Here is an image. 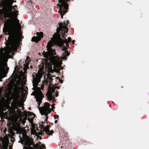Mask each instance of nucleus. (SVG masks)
Instances as JSON below:
<instances>
[{
	"label": "nucleus",
	"mask_w": 149,
	"mask_h": 149,
	"mask_svg": "<svg viewBox=\"0 0 149 149\" xmlns=\"http://www.w3.org/2000/svg\"><path fill=\"white\" fill-rule=\"evenodd\" d=\"M36 36H34L32 38L31 40L32 41L37 42L40 41L41 38L43 37V33L42 32H37L36 33Z\"/></svg>",
	"instance_id": "5"
},
{
	"label": "nucleus",
	"mask_w": 149,
	"mask_h": 149,
	"mask_svg": "<svg viewBox=\"0 0 149 149\" xmlns=\"http://www.w3.org/2000/svg\"><path fill=\"white\" fill-rule=\"evenodd\" d=\"M22 123L24 124L25 123V121L24 120H22Z\"/></svg>",
	"instance_id": "15"
},
{
	"label": "nucleus",
	"mask_w": 149,
	"mask_h": 149,
	"mask_svg": "<svg viewBox=\"0 0 149 149\" xmlns=\"http://www.w3.org/2000/svg\"><path fill=\"white\" fill-rule=\"evenodd\" d=\"M6 100L5 97H1L0 94V108L3 109L6 106Z\"/></svg>",
	"instance_id": "7"
},
{
	"label": "nucleus",
	"mask_w": 149,
	"mask_h": 149,
	"mask_svg": "<svg viewBox=\"0 0 149 149\" xmlns=\"http://www.w3.org/2000/svg\"><path fill=\"white\" fill-rule=\"evenodd\" d=\"M15 7H16V6H14Z\"/></svg>",
	"instance_id": "22"
},
{
	"label": "nucleus",
	"mask_w": 149,
	"mask_h": 149,
	"mask_svg": "<svg viewBox=\"0 0 149 149\" xmlns=\"http://www.w3.org/2000/svg\"><path fill=\"white\" fill-rule=\"evenodd\" d=\"M44 130V132H45V133L49 135H52L53 132V131H51L49 130L48 126L45 127Z\"/></svg>",
	"instance_id": "9"
},
{
	"label": "nucleus",
	"mask_w": 149,
	"mask_h": 149,
	"mask_svg": "<svg viewBox=\"0 0 149 149\" xmlns=\"http://www.w3.org/2000/svg\"><path fill=\"white\" fill-rule=\"evenodd\" d=\"M43 133L42 132H39V135H43Z\"/></svg>",
	"instance_id": "14"
},
{
	"label": "nucleus",
	"mask_w": 149,
	"mask_h": 149,
	"mask_svg": "<svg viewBox=\"0 0 149 149\" xmlns=\"http://www.w3.org/2000/svg\"><path fill=\"white\" fill-rule=\"evenodd\" d=\"M5 70V68L3 66V60L0 58V76L3 74Z\"/></svg>",
	"instance_id": "8"
},
{
	"label": "nucleus",
	"mask_w": 149,
	"mask_h": 149,
	"mask_svg": "<svg viewBox=\"0 0 149 149\" xmlns=\"http://www.w3.org/2000/svg\"><path fill=\"white\" fill-rule=\"evenodd\" d=\"M24 65H25V67L26 68H28L29 66V63L27 62L25 64H24Z\"/></svg>",
	"instance_id": "12"
},
{
	"label": "nucleus",
	"mask_w": 149,
	"mask_h": 149,
	"mask_svg": "<svg viewBox=\"0 0 149 149\" xmlns=\"http://www.w3.org/2000/svg\"><path fill=\"white\" fill-rule=\"evenodd\" d=\"M11 141L12 142H13V141H12V140H11Z\"/></svg>",
	"instance_id": "21"
},
{
	"label": "nucleus",
	"mask_w": 149,
	"mask_h": 149,
	"mask_svg": "<svg viewBox=\"0 0 149 149\" xmlns=\"http://www.w3.org/2000/svg\"><path fill=\"white\" fill-rule=\"evenodd\" d=\"M63 56H62L61 57V58L63 60H66L67 58L65 56V55L66 56H68L70 54L69 52H68V51H65L64 52L63 54Z\"/></svg>",
	"instance_id": "11"
},
{
	"label": "nucleus",
	"mask_w": 149,
	"mask_h": 149,
	"mask_svg": "<svg viewBox=\"0 0 149 149\" xmlns=\"http://www.w3.org/2000/svg\"><path fill=\"white\" fill-rule=\"evenodd\" d=\"M58 118V115H55L54 116V118L55 119H57Z\"/></svg>",
	"instance_id": "13"
},
{
	"label": "nucleus",
	"mask_w": 149,
	"mask_h": 149,
	"mask_svg": "<svg viewBox=\"0 0 149 149\" xmlns=\"http://www.w3.org/2000/svg\"><path fill=\"white\" fill-rule=\"evenodd\" d=\"M51 107H52V108L53 109H54V106L53 105H51Z\"/></svg>",
	"instance_id": "16"
},
{
	"label": "nucleus",
	"mask_w": 149,
	"mask_h": 149,
	"mask_svg": "<svg viewBox=\"0 0 149 149\" xmlns=\"http://www.w3.org/2000/svg\"><path fill=\"white\" fill-rule=\"evenodd\" d=\"M33 148L30 145L28 146L26 149H45V147L43 144H41V146L40 147L37 144H33Z\"/></svg>",
	"instance_id": "6"
},
{
	"label": "nucleus",
	"mask_w": 149,
	"mask_h": 149,
	"mask_svg": "<svg viewBox=\"0 0 149 149\" xmlns=\"http://www.w3.org/2000/svg\"><path fill=\"white\" fill-rule=\"evenodd\" d=\"M28 120L30 122H31L32 121V120H31V121L30 120V118H28Z\"/></svg>",
	"instance_id": "17"
},
{
	"label": "nucleus",
	"mask_w": 149,
	"mask_h": 149,
	"mask_svg": "<svg viewBox=\"0 0 149 149\" xmlns=\"http://www.w3.org/2000/svg\"><path fill=\"white\" fill-rule=\"evenodd\" d=\"M57 122V120H55L54 121V123H56Z\"/></svg>",
	"instance_id": "18"
},
{
	"label": "nucleus",
	"mask_w": 149,
	"mask_h": 149,
	"mask_svg": "<svg viewBox=\"0 0 149 149\" xmlns=\"http://www.w3.org/2000/svg\"><path fill=\"white\" fill-rule=\"evenodd\" d=\"M50 104L46 102L44 104V106L39 108L40 112L42 115H44V117H46L44 119V121L47 120L48 118L47 115L51 111V109L50 108Z\"/></svg>",
	"instance_id": "4"
},
{
	"label": "nucleus",
	"mask_w": 149,
	"mask_h": 149,
	"mask_svg": "<svg viewBox=\"0 0 149 149\" xmlns=\"http://www.w3.org/2000/svg\"><path fill=\"white\" fill-rule=\"evenodd\" d=\"M60 82L61 83H62V82H63V81H62V80H61L60 81Z\"/></svg>",
	"instance_id": "19"
},
{
	"label": "nucleus",
	"mask_w": 149,
	"mask_h": 149,
	"mask_svg": "<svg viewBox=\"0 0 149 149\" xmlns=\"http://www.w3.org/2000/svg\"><path fill=\"white\" fill-rule=\"evenodd\" d=\"M68 21H67L63 23H61L59 24V28L57 29V33H55L53 35V39L52 41H49L47 44L46 47L47 51L46 52L43 51V56L49 59L50 61L54 65L53 69L52 64L48 63H46L45 64L46 68L49 72L53 73L54 71L58 73L60 70L59 67L62 64V61L57 56H54L53 55L56 54V52L54 49L52 47L53 44L56 45L58 46H61L64 43L66 44V46H68V42L71 40V38L68 37V41L65 39L63 40L60 38V31H61L62 36L63 38L65 35V33L68 31L67 26Z\"/></svg>",
	"instance_id": "1"
},
{
	"label": "nucleus",
	"mask_w": 149,
	"mask_h": 149,
	"mask_svg": "<svg viewBox=\"0 0 149 149\" xmlns=\"http://www.w3.org/2000/svg\"><path fill=\"white\" fill-rule=\"evenodd\" d=\"M13 2V0H6V7L3 10L4 17L8 18L4 24L3 29L4 33H7L9 35L11 42L10 46L8 49L7 53L10 54L12 51H16L19 44L18 39L21 38L22 34L20 31H17L16 24L19 25V22L17 17V11L12 6Z\"/></svg>",
	"instance_id": "2"
},
{
	"label": "nucleus",
	"mask_w": 149,
	"mask_h": 149,
	"mask_svg": "<svg viewBox=\"0 0 149 149\" xmlns=\"http://www.w3.org/2000/svg\"><path fill=\"white\" fill-rule=\"evenodd\" d=\"M43 74V72L41 71L38 73H34L32 75V82L33 86L32 89L34 90V91L32 92V94L35 96L38 106L40 105L42 99L44 97L41 90H43L44 85H47L48 83L49 84V85L48 86V91L47 94L48 99L50 100H52L53 98L57 97L58 95L57 90L53 87V86L52 87H51V85H52V84L51 83L52 81L56 78L55 76H51L47 75L46 79L42 82L40 87H37L38 84L41 81V79Z\"/></svg>",
	"instance_id": "3"
},
{
	"label": "nucleus",
	"mask_w": 149,
	"mask_h": 149,
	"mask_svg": "<svg viewBox=\"0 0 149 149\" xmlns=\"http://www.w3.org/2000/svg\"><path fill=\"white\" fill-rule=\"evenodd\" d=\"M9 133L8 134H6V130H5L4 131V133H5V134L6 135H8V136L10 137H12L14 135V133L13 132V131L12 130H11V129H9Z\"/></svg>",
	"instance_id": "10"
},
{
	"label": "nucleus",
	"mask_w": 149,
	"mask_h": 149,
	"mask_svg": "<svg viewBox=\"0 0 149 149\" xmlns=\"http://www.w3.org/2000/svg\"><path fill=\"white\" fill-rule=\"evenodd\" d=\"M61 148H62V146H61Z\"/></svg>",
	"instance_id": "23"
},
{
	"label": "nucleus",
	"mask_w": 149,
	"mask_h": 149,
	"mask_svg": "<svg viewBox=\"0 0 149 149\" xmlns=\"http://www.w3.org/2000/svg\"><path fill=\"white\" fill-rule=\"evenodd\" d=\"M74 40H73V41H72V42H74Z\"/></svg>",
	"instance_id": "20"
}]
</instances>
